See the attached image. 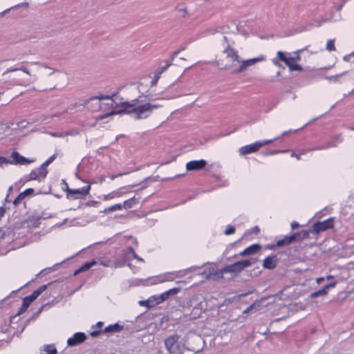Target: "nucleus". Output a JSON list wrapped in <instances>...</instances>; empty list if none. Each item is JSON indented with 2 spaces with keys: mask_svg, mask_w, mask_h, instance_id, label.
Here are the masks:
<instances>
[{
  "mask_svg": "<svg viewBox=\"0 0 354 354\" xmlns=\"http://www.w3.org/2000/svg\"><path fill=\"white\" fill-rule=\"evenodd\" d=\"M297 50L292 53L284 51H278L277 57L272 59V62L277 66H281L280 62H283L288 67L290 71H302L303 68L297 64L301 60L299 52Z\"/></svg>",
  "mask_w": 354,
  "mask_h": 354,
  "instance_id": "nucleus-2",
  "label": "nucleus"
},
{
  "mask_svg": "<svg viewBox=\"0 0 354 354\" xmlns=\"http://www.w3.org/2000/svg\"><path fill=\"white\" fill-rule=\"evenodd\" d=\"M294 235L295 236L296 241L301 240L308 238V232L306 230H302L301 232L295 233Z\"/></svg>",
  "mask_w": 354,
  "mask_h": 354,
  "instance_id": "nucleus-36",
  "label": "nucleus"
},
{
  "mask_svg": "<svg viewBox=\"0 0 354 354\" xmlns=\"http://www.w3.org/2000/svg\"><path fill=\"white\" fill-rule=\"evenodd\" d=\"M122 329V326L119 325L118 324H114L109 325V326H106L104 328V331L106 333H109V332L116 333V332L120 331Z\"/></svg>",
  "mask_w": 354,
  "mask_h": 354,
  "instance_id": "nucleus-30",
  "label": "nucleus"
},
{
  "mask_svg": "<svg viewBox=\"0 0 354 354\" xmlns=\"http://www.w3.org/2000/svg\"><path fill=\"white\" fill-rule=\"evenodd\" d=\"M324 277H319L316 279V281L317 283H322V281H324Z\"/></svg>",
  "mask_w": 354,
  "mask_h": 354,
  "instance_id": "nucleus-59",
  "label": "nucleus"
},
{
  "mask_svg": "<svg viewBox=\"0 0 354 354\" xmlns=\"http://www.w3.org/2000/svg\"><path fill=\"white\" fill-rule=\"evenodd\" d=\"M40 217H31L27 221L28 227H37L40 225Z\"/></svg>",
  "mask_w": 354,
  "mask_h": 354,
  "instance_id": "nucleus-31",
  "label": "nucleus"
},
{
  "mask_svg": "<svg viewBox=\"0 0 354 354\" xmlns=\"http://www.w3.org/2000/svg\"><path fill=\"white\" fill-rule=\"evenodd\" d=\"M99 263L104 267L114 268V261L110 259L101 258L98 260Z\"/></svg>",
  "mask_w": 354,
  "mask_h": 354,
  "instance_id": "nucleus-32",
  "label": "nucleus"
},
{
  "mask_svg": "<svg viewBox=\"0 0 354 354\" xmlns=\"http://www.w3.org/2000/svg\"><path fill=\"white\" fill-rule=\"evenodd\" d=\"M96 263H97V262L95 261L87 262V263H84L82 266H81L80 268L76 270L74 272V274L77 275L82 272L86 271L88 269H90L93 266L95 265Z\"/></svg>",
  "mask_w": 354,
  "mask_h": 354,
  "instance_id": "nucleus-26",
  "label": "nucleus"
},
{
  "mask_svg": "<svg viewBox=\"0 0 354 354\" xmlns=\"http://www.w3.org/2000/svg\"><path fill=\"white\" fill-rule=\"evenodd\" d=\"M86 339V336L84 333L78 332L75 333L71 337L67 340V344L69 346H74L84 342Z\"/></svg>",
  "mask_w": 354,
  "mask_h": 354,
  "instance_id": "nucleus-15",
  "label": "nucleus"
},
{
  "mask_svg": "<svg viewBox=\"0 0 354 354\" xmlns=\"http://www.w3.org/2000/svg\"><path fill=\"white\" fill-rule=\"evenodd\" d=\"M30 305V301H28L26 298H24L22 305L19 310L18 314L20 315L24 313Z\"/></svg>",
  "mask_w": 354,
  "mask_h": 354,
  "instance_id": "nucleus-37",
  "label": "nucleus"
},
{
  "mask_svg": "<svg viewBox=\"0 0 354 354\" xmlns=\"http://www.w3.org/2000/svg\"><path fill=\"white\" fill-rule=\"evenodd\" d=\"M253 231L255 232V233H258L259 232V228L258 226H255L254 228H253Z\"/></svg>",
  "mask_w": 354,
  "mask_h": 354,
  "instance_id": "nucleus-62",
  "label": "nucleus"
},
{
  "mask_svg": "<svg viewBox=\"0 0 354 354\" xmlns=\"http://www.w3.org/2000/svg\"><path fill=\"white\" fill-rule=\"evenodd\" d=\"M198 268H199V267L194 266V267H190L189 268H187L184 270L174 272V273H178L177 275H175L176 279L178 277H183L185 276L187 272L193 271V270H196V269H198Z\"/></svg>",
  "mask_w": 354,
  "mask_h": 354,
  "instance_id": "nucleus-33",
  "label": "nucleus"
},
{
  "mask_svg": "<svg viewBox=\"0 0 354 354\" xmlns=\"http://www.w3.org/2000/svg\"><path fill=\"white\" fill-rule=\"evenodd\" d=\"M128 252L131 254V256L133 255V253H136L133 248L131 246L128 247Z\"/></svg>",
  "mask_w": 354,
  "mask_h": 354,
  "instance_id": "nucleus-57",
  "label": "nucleus"
},
{
  "mask_svg": "<svg viewBox=\"0 0 354 354\" xmlns=\"http://www.w3.org/2000/svg\"><path fill=\"white\" fill-rule=\"evenodd\" d=\"M46 288L47 285H43L39 287L36 290H35V292L38 296H39Z\"/></svg>",
  "mask_w": 354,
  "mask_h": 354,
  "instance_id": "nucleus-48",
  "label": "nucleus"
},
{
  "mask_svg": "<svg viewBox=\"0 0 354 354\" xmlns=\"http://www.w3.org/2000/svg\"><path fill=\"white\" fill-rule=\"evenodd\" d=\"M112 106L120 107L118 111H112L109 113L100 115L97 120H102L107 117L119 114H131L135 120H145L148 118L154 109L161 106L158 104H152L150 102H144L140 97L132 100L131 102H123L120 104H112Z\"/></svg>",
  "mask_w": 354,
  "mask_h": 354,
  "instance_id": "nucleus-1",
  "label": "nucleus"
},
{
  "mask_svg": "<svg viewBox=\"0 0 354 354\" xmlns=\"http://www.w3.org/2000/svg\"><path fill=\"white\" fill-rule=\"evenodd\" d=\"M169 296L168 295V292H164L160 295H159V297H158V299H159L158 302H162V301L167 300L169 298Z\"/></svg>",
  "mask_w": 354,
  "mask_h": 354,
  "instance_id": "nucleus-46",
  "label": "nucleus"
},
{
  "mask_svg": "<svg viewBox=\"0 0 354 354\" xmlns=\"http://www.w3.org/2000/svg\"><path fill=\"white\" fill-rule=\"evenodd\" d=\"M254 262L255 261L253 259L236 261L221 269V272H219V274H223L224 273H239L245 268L252 266Z\"/></svg>",
  "mask_w": 354,
  "mask_h": 354,
  "instance_id": "nucleus-3",
  "label": "nucleus"
},
{
  "mask_svg": "<svg viewBox=\"0 0 354 354\" xmlns=\"http://www.w3.org/2000/svg\"><path fill=\"white\" fill-rule=\"evenodd\" d=\"M262 300L263 299L255 301L252 304L249 306L245 310H243V313L244 314L248 313L249 312L252 311V310H259L261 306Z\"/></svg>",
  "mask_w": 354,
  "mask_h": 354,
  "instance_id": "nucleus-27",
  "label": "nucleus"
},
{
  "mask_svg": "<svg viewBox=\"0 0 354 354\" xmlns=\"http://www.w3.org/2000/svg\"><path fill=\"white\" fill-rule=\"evenodd\" d=\"M307 151H310L309 149H308V150H301V151H299V154L301 156V155L305 154Z\"/></svg>",
  "mask_w": 354,
  "mask_h": 354,
  "instance_id": "nucleus-60",
  "label": "nucleus"
},
{
  "mask_svg": "<svg viewBox=\"0 0 354 354\" xmlns=\"http://www.w3.org/2000/svg\"><path fill=\"white\" fill-rule=\"evenodd\" d=\"M91 189L90 185L84 186L80 189H68V192L72 194H79L82 196H85L88 194Z\"/></svg>",
  "mask_w": 354,
  "mask_h": 354,
  "instance_id": "nucleus-23",
  "label": "nucleus"
},
{
  "mask_svg": "<svg viewBox=\"0 0 354 354\" xmlns=\"http://www.w3.org/2000/svg\"><path fill=\"white\" fill-rule=\"evenodd\" d=\"M10 82L11 86H26V82L18 76L12 77Z\"/></svg>",
  "mask_w": 354,
  "mask_h": 354,
  "instance_id": "nucleus-29",
  "label": "nucleus"
},
{
  "mask_svg": "<svg viewBox=\"0 0 354 354\" xmlns=\"http://www.w3.org/2000/svg\"><path fill=\"white\" fill-rule=\"evenodd\" d=\"M207 165L205 160H192L186 164L187 171H197L203 169Z\"/></svg>",
  "mask_w": 354,
  "mask_h": 354,
  "instance_id": "nucleus-16",
  "label": "nucleus"
},
{
  "mask_svg": "<svg viewBox=\"0 0 354 354\" xmlns=\"http://www.w3.org/2000/svg\"><path fill=\"white\" fill-rule=\"evenodd\" d=\"M334 279V277L332 275H328L326 277V279Z\"/></svg>",
  "mask_w": 354,
  "mask_h": 354,
  "instance_id": "nucleus-64",
  "label": "nucleus"
},
{
  "mask_svg": "<svg viewBox=\"0 0 354 354\" xmlns=\"http://www.w3.org/2000/svg\"><path fill=\"white\" fill-rule=\"evenodd\" d=\"M171 62L170 61H166L165 64L164 66H159L155 71V77L156 81H158L160 78L161 74L164 73L169 66H171Z\"/></svg>",
  "mask_w": 354,
  "mask_h": 354,
  "instance_id": "nucleus-24",
  "label": "nucleus"
},
{
  "mask_svg": "<svg viewBox=\"0 0 354 354\" xmlns=\"http://www.w3.org/2000/svg\"><path fill=\"white\" fill-rule=\"evenodd\" d=\"M291 156H292V157H295L297 160H299V159L301 158L300 155H299V153H295V152H292V153H291Z\"/></svg>",
  "mask_w": 354,
  "mask_h": 354,
  "instance_id": "nucleus-56",
  "label": "nucleus"
},
{
  "mask_svg": "<svg viewBox=\"0 0 354 354\" xmlns=\"http://www.w3.org/2000/svg\"><path fill=\"white\" fill-rule=\"evenodd\" d=\"M177 274L178 273H174V272L167 273L160 277V279L158 280V283H163V282H166V281H173L174 280L176 279L175 275H177Z\"/></svg>",
  "mask_w": 354,
  "mask_h": 354,
  "instance_id": "nucleus-25",
  "label": "nucleus"
},
{
  "mask_svg": "<svg viewBox=\"0 0 354 354\" xmlns=\"http://www.w3.org/2000/svg\"><path fill=\"white\" fill-rule=\"evenodd\" d=\"M138 199L133 196L128 200L124 201L123 204H122V208L129 209L133 207V205L138 203Z\"/></svg>",
  "mask_w": 354,
  "mask_h": 354,
  "instance_id": "nucleus-28",
  "label": "nucleus"
},
{
  "mask_svg": "<svg viewBox=\"0 0 354 354\" xmlns=\"http://www.w3.org/2000/svg\"><path fill=\"white\" fill-rule=\"evenodd\" d=\"M353 55H354V52L351 54L345 55L343 59L344 61L348 62L350 59L351 57H352Z\"/></svg>",
  "mask_w": 354,
  "mask_h": 354,
  "instance_id": "nucleus-51",
  "label": "nucleus"
},
{
  "mask_svg": "<svg viewBox=\"0 0 354 354\" xmlns=\"http://www.w3.org/2000/svg\"><path fill=\"white\" fill-rule=\"evenodd\" d=\"M57 157V154H53L49 157L41 165L46 169L48 165H50Z\"/></svg>",
  "mask_w": 354,
  "mask_h": 354,
  "instance_id": "nucleus-40",
  "label": "nucleus"
},
{
  "mask_svg": "<svg viewBox=\"0 0 354 354\" xmlns=\"http://www.w3.org/2000/svg\"><path fill=\"white\" fill-rule=\"evenodd\" d=\"M5 209L2 207H0V219L4 216Z\"/></svg>",
  "mask_w": 354,
  "mask_h": 354,
  "instance_id": "nucleus-55",
  "label": "nucleus"
},
{
  "mask_svg": "<svg viewBox=\"0 0 354 354\" xmlns=\"http://www.w3.org/2000/svg\"><path fill=\"white\" fill-rule=\"evenodd\" d=\"M266 59L265 57L263 55H261L257 57L246 59V60H241L239 63V66L233 71L234 73H241L245 70H247L250 66H252L254 65L255 64L264 61Z\"/></svg>",
  "mask_w": 354,
  "mask_h": 354,
  "instance_id": "nucleus-6",
  "label": "nucleus"
},
{
  "mask_svg": "<svg viewBox=\"0 0 354 354\" xmlns=\"http://www.w3.org/2000/svg\"><path fill=\"white\" fill-rule=\"evenodd\" d=\"M28 63L27 62H22L20 63L19 67L17 68H7L3 73V75L10 73H13L15 71H21L29 77H34L35 80L37 79V76L35 75L32 74L31 71L29 70V68L25 65V64Z\"/></svg>",
  "mask_w": 354,
  "mask_h": 354,
  "instance_id": "nucleus-13",
  "label": "nucleus"
},
{
  "mask_svg": "<svg viewBox=\"0 0 354 354\" xmlns=\"http://www.w3.org/2000/svg\"><path fill=\"white\" fill-rule=\"evenodd\" d=\"M101 331H93L91 333V335L92 337H95L97 336Z\"/></svg>",
  "mask_w": 354,
  "mask_h": 354,
  "instance_id": "nucleus-58",
  "label": "nucleus"
},
{
  "mask_svg": "<svg viewBox=\"0 0 354 354\" xmlns=\"http://www.w3.org/2000/svg\"><path fill=\"white\" fill-rule=\"evenodd\" d=\"M135 185H129L128 187H120L117 190L113 191L108 194L103 196V200L104 201H109L115 198H119L125 194L127 192H128L127 188H133Z\"/></svg>",
  "mask_w": 354,
  "mask_h": 354,
  "instance_id": "nucleus-12",
  "label": "nucleus"
},
{
  "mask_svg": "<svg viewBox=\"0 0 354 354\" xmlns=\"http://www.w3.org/2000/svg\"><path fill=\"white\" fill-rule=\"evenodd\" d=\"M221 272V270H216L212 266H207L205 268V270L201 273L202 276H204L206 279H222L223 274H219Z\"/></svg>",
  "mask_w": 354,
  "mask_h": 354,
  "instance_id": "nucleus-10",
  "label": "nucleus"
},
{
  "mask_svg": "<svg viewBox=\"0 0 354 354\" xmlns=\"http://www.w3.org/2000/svg\"><path fill=\"white\" fill-rule=\"evenodd\" d=\"M234 232H235L234 227L233 226H232V225H229L227 227V228L225 231V235H230V234H234Z\"/></svg>",
  "mask_w": 354,
  "mask_h": 354,
  "instance_id": "nucleus-47",
  "label": "nucleus"
},
{
  "mask_svg": "<svg viewBox=\"0 0 354 354\" xmlns=\"http://www.w3.org/2000/svg\"><path fill=\"white\" fill-rule=\"evenodd\" d=\"M180 335L175 333L168 337L165 340V346L169 354H181L180 345L178 344Z\"/></svg>",
  "mask_w": 354,
  "mask_h": 354,
  "instance_id": "nucleus-4",
  "label": "nucleus"
},
{
  "mask_svg": "<svg viewBox=\"0 0 354 354\" xmlns=\"http://www.w3.org/2000/svg\"><path fill=\"white\" fill-rule=\"evenodd\" d=\"M334 225V218H329L323 221L316 222L313 225V232L315 234H319L322 232L326 231L327 230L331 229Z\"/></svg>",
  "mask_w": 354,
  "mask_h": 354,
  "instance_id": "nucleus-7",
  "label": "nucleus"
},
{
  "mask_svg": "<svg viewBox=\"0 0 354 354\" xmlns=\"http://www.w3.org/2000/svg\"><path fill=\"white\" fill-rule=\"evenodd\" d=\"M31 64L36 66L38 69L44 68V69L48 70V76L53 75L57 71V70L55 68L49 66L46 63L41 62L39 61L32 62H31Z\"/></svg>",
  "mask_w": 354,
  "mask_h": 354,
  "instance_id": "nucleus-22",
  "label": "nucleus"
},
{
  "mask_svg": "<svg viewBox=\"0 0 354 354\" xmlns=\"http://www.w3.org/2000/svg\"><path fill=\"white\" fill-rule=\"evenodd\" d=\"M101 212H103L104 214H107L109 212H111V210H109V207H107V208H105L103 211H102Z\"/></svg>",
  "mask_w": 354,
  "mask_h": 354,
  "instance_id": "nucleus-61",
  "label": "nucleus"
},
{
  "mask_svg": "<svg viewBox=\"0 0 354 354\" xmlns=\"http://www.w3.org/2000/svg\"><path fill=\"white\" fill-rule=\"evenodd\" d=\"M346 73V72H344L342 73L337 74L335 75L326 76L325 79L328 80L330 82H337L339 77H342L343 75H344Z\"/></svg>",
  "mask_w": 354,
  "mask_h": 354,
  "instance_id": "nucleus-39",
  "label": "nucleus"
},
{
  "mask_svg": "<svg viewBox=\"0 0 354 354\" xmlns=\"http://www.w3.org/2000/svg\"><path fill=\"white\" fill-rule=\"evenodd\" d=\"M131 261L129 253H123L120 258L114 261V268H121L124 266L129 261Z\"/></svg>",
  "mask_w": 354,
  "mask_h": 354,
  "instance_id": "nucleus-19",
  "label": "nucleus"
},
{
  "mask_svg": "<svg viewBox=\"0 0 354 354\" xmlns=\"http://www.w3.org/2000/svg\"><path fill=\"white\" fill-rule=\"evenodd\" d=\"M240 256L241 257H243V256H247V255H250V254L248 253V251L247 250V249L245 248L244 250H243L240 254H239Z\"/></svg>",
  "mask_w": 354,
  "mask_h": 354,
  "instance_id": "nucleus-53",
  "label": "nucleus"
},
{
  "mask_svg": "<svg viewBox=\"0 0 354 354\" xmlns=\"http://www.w3.org/2000/svg\"><path fill=\"white\" fill-rule=\"evenodd\" d=\"M33 193L34 189L32 188L26 189L25 191L18 195V196L14 200L13 204L15 205H18L21 203L22 200L25 198L26 196L32 195Z\"/></svg>",
  "mask_w": 354,
  "mask_h": 354,
  "instance_id": "nucleus-21",
  "label": "nucleus"
},
{
  "mask_svg": "<svg viewBox=\"0 0 354 354\" xmlns=\"http://www.w3.org/2000/svg\"><path fill=\"white\" fill-rule=\"evenodd\" d=\"M11 158H12V160H10L9 164L25 165L30 164L34 161L33 160H30L22 156L17 151L12 152Z\"/></svg>",
  "mask_w": 354,
  "mask_h": 354,
  "instance_id": "nucleus-11",
  "label": "nucleus"
},
{
  "mask_svg": "<svg viewBox=\"0 0 354 354\" xmlns=\"http://www.w3.org/2000/svg\"><path fill=\"white\" fill-rule=\"evenodd\" d=\"M247 250L248 251V253L250 254H254L259 252L261 249V245L259 244H253L250 246L248 247Z\"/></svg>",
  "mask_w": 354,
  "mask_h": 354,
  "instance_id": "nucleus-35",
  "label": "nucleus"
},
{
  "mask_svg": "<svg viewBox=\"0 0 354 354\" xmlns=\"http://www.w3.org/2000/svg\"><path fill=\"white\" fill-rule=\"evenodd\" d=\"M223 53L226 55L227 59L231 62L230 67L233 68L239 64L241 58L238 54V51L234 48L227 45V46L223 50Z\"/></svg>",
  "mask_w": 354,
  "mask_h": 354,
  "instance_id": "nucleus-8",
  "label": "nucleus"
},
{
  "mask_svg": "<svg viewBox=\"0 0 354 354\" xmlns=\"http://www.w3.org/2000/svg\"><path fill=\"white\" fill-rule=\"evenodd\" d=\"M47 173V169H45L42 165H41L39 167L33 169L28 176H26V180H40L46 176Z\"/></svg>",
  "mask_w": 354,
  "mask_h": 354,
  "instance_id": "nucleus-9",
  "label": "nucleus"
},
{
  "mask_svg": "<svg viewBox=\"0 0 354 354\" xmlns=\"http://www.w3.org/2000/svg\"><path fill=\"white\" fill-rule=\"evenodd\" d=\"M330 144L328 143V145H319V146H317L315 147H313L312 149H309V151H314V150H322V149H325L329 147H330Z\"/></svg>",
  "mask_w": 354,
  "mask_h": 354,
  "instance_id": "nucleus-44",
  "label": "nucleus"
},
{
  "mask_svg": "<svg viewBox=\"0 0 354 354\" xmlns=\"http://www.w3.org/2000/svg\"><path fill=\"white\" fill-rule=\"evenodd\" d=\"M297 227H299V223L296 221H292L291 223V227L292 230L297 228Z\"/></svg>",
  "mask_w": 354,
  "mask_h": 354,
  "instance_id": "nucleus-52",
  "label": "nucleus"
},
{
  "mask_svg": "<svg viewBox=\"0 0 354 354\" xmlns=\"http://www.w3.org/2000/svg\"><path fill=\"white\" fill-rule=\"evenodd\" d=\"M9 162L10 160L5 157H0V167L3 166V165L9 164Z\"/></svg>",
  "mask_w": 354,
  "mask_h": 354,
  "instance_id": "nucleus-49",
  "label": "nucleus"
},
{
  "mask_svg": "<svg viewBox=\"0 0 354 354\" xmlns=\"http://www.w3.org/2000/svg\"><path fill=\"white\" fill-rule=\"evenodd\" d=\"M180 292V288H174L171 289H169V290L166 291V292H168V295H175L177 293Z\"/></svg>",
  "mask_w": 354,
  "mask_h": 354,
  "instance_id": "nucleus-45",
  "label": "nucleus"
},
{
  "mask_svg": "<svg viewBox=\"0 0 354 354\" xmlns=\"http://www.w3.org/2000/svg\"><path fill=\"white\" fill-rule=\"evenodd\" d=\"M125 239L127 240V241H129L131 242L132 244L135 245L136 246L138 245V241L136 240V238L133 237V236H127L125 237Z\"/></svg>",
  "mask_w": 354,
  "mask_h": 354,
  "instance_id": "nucleus-50",
  "label": "nucleus"
},
{
  "mask_svg": "<svg viewBox=\"0 0 354 354\" xmlns=\"http://www.w3.org/2000/svg\"><path fill=\"white\" fill-rule=\"evenodd\" d=\"M277 263V258L275 255L267 257L263 262V267L266 269H274Z\"/></svg>",
  "mask_w": 354,
  "mask_h": 354,
  "instance_id": "nucleus-18",
  "label": "nucleus"
},
{
  "mask_svg": "<svg viewBox=\"0 0 354 354\" xmlns=\"http://www.w3.org/2000/svg\"><path fill=\"white\" fill-rule=\"evenodd\" d=\"M132 258L137 259L138 261H143V259L141 257H140L139 256H138L136 253H133Z\"/></svg>",
  "mask_w": 354,
  "mask_h": 354,
  "instance_id": "nucleus-54",
  "label": "nucleus"
},
{
  "mask_svg": "<svg viewBox=\"0 0 354 354\" xmlns=\"http://www.w3.org/2000/svg\"><path fill=\"white\" fill-rule=\"evenodd\" d=\"M122 209V204H120V203L115 204V205L109 207V210H111V212L118 211V210H121Z\"/></svg>",
  "mask_w": 354,
  "mask_h": 354,
  "instance_id": "nucleus-42",
  "label": "nucleus"
},
{
  "mask_svg": "<svg viewBox=\"0 0 354 354\" xmlns=\"http://www.w3.org/2000/svg\"><path fill=\"white\" fill-rule=\"evenodd\" d=\"M122 176V174H118V175H113V176H111L110 178H111V179L113 180V179H115L116 177H118V176Z\"/></svg>",
  "mask_w": 354,
  "mask_h": 354,
  "instance_id": "nucleus-63",
  "label": "nucleus"
},
{
  "mask_svg": "<svg viewBox=\"0 0 354 354\" xmlns=\"http://www.w3.org/2000/svg\"><path fill=\"white\" fill-rule=\"evenodd\" d=\"M116 93H113L111 95H101L97 96L98 101L100 102L101 100H111L113 96H115Z\"/></svg>",
  "mask_w": 354,
  "mask_h": 354,
  "instance_id": "nucleus-41",
  "label": "nucleus"
},
{
  "mask_svg": "<svg viewBox=\"0 0 354 354\" xmlns=\"http://www.w3.org/2000/svg\"><path fill=\"white\" fill-rule=\"evenodd\" d=\"M39 296L34 291L30 295L26 297L25 298L30 301L31 304L35 299H36Z\"/></svg>",
  "mask_w": 354,
  "mask_h": 354,
  "instance_id": "nucleus-43",
  "label": "nucleus"
},
{
  "mask_svg": "<svg viewBox=\"0 0 354 354\" xmlns=\"http://www.w3.org/2000/svg\"><path fill=\"white\" fill-rule=\"evenodd\" d=\"M326 48L328 51H335L336 50L335 46V39H334L328 40Z\"/></svg>",
  "mask_w": 354,
  "mask_h": 354,
  "instance_id": "nucleus-38",
  "label": "nucleus"
},
{
  "mask_svg": "<svg viewBox=\"0 0 354 354\" xmlns=\"http://www.w3.org/2000/svg\"><path fill=\"white\" fill-rule=\"evenodd\" d=\"M276 138L272 140H266L263 141H258L250 145H245L239 149V153L241 155H247L257 151L261 147L272 143L274 140H277Z\"/></svg>",
  "mask_w": 354,
  "mask_h": 354,
  "instance_id": "nucleus-5",
  "label": "nucleus"
},
{
  "mask_svg": "<svg viewBox=\"0 0 354 354\" xmlns=\"http://www.w3.org/2000/svg\"><path fill=\"white\" fill-rule=\"evenodd\" d=\"M91 111H97L100 109L101 104L96 97H92L84 101L82 104Z\"/></svg>",
  "mask_w": 354,
  "mask_h": 354,
  "instance_id": "nucleus-14",
  "label": "nucleus"
},
{
  "mask_svg": "<svg viewBox=\"0 0 354 354\" xmlns=\"http://www.w3.org/2000/svg\"><path fill=\"white\" fill-rule=\"evenodd\" d=\"M44 351L47 354H57V351L53 344H47L44 346Z\"/></svg>",
  "mask_w": 354,
  "mask_h": 354,
  "instance_id": "nucleus-34",
  "label": "nucleus"
},
{
  "mask_svg": "<svg viewBox=\"0 0 354 354\" xmlns=\"http://www.w3.org/2000/svg\"><path fill=\"white\" fill-rule=\"evenodd\" d=\"M294 241H296L295 236L293 234L290 236H286L283 239L279 240L276 245H272L270 247V249H274L275 247H281L283 245H287L293 242Z\"/></svg>",
  "mask_w": 354,
  "mask_h": 354,
  "instance_id": "nucleus-20",
  "label": "nucleus"
},
{
  "mask_svg": "<svg viewBox=\"0 0 354 354\" xmlns=\"http://www.w3.org/2000/svg\"><path fill=\"white\" fill-rule=\"evenodd\" d=\"M337 284V281H334L332 283H330L327 285H326L323 288L315 291L314 292H312L310 295V298H316L318 297H322L325 296L328 294V290L330 288H334Z\"/></svg>",
  "mask_w": 354,
  "mask_h": 354,
  "instance_id": "nucleus-17",
  "label": "nucleus"
}]
</instances>
